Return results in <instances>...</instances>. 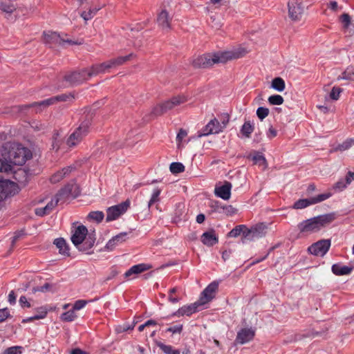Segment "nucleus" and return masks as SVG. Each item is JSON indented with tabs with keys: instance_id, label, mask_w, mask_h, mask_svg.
Returning <instances> with one entry per match:
<instances>
[{
	"instance_id": "obj_1",
	"label": "nucleus",
	"mask_w": 354,
	"mask_h": 354,
	"mask_svg": "<svg viewBox=\"0 0 354 354\" xmlns=\"http://www.w3.org/2000/svg\"><path fill=\"white\" fill-rule=\"evenodd\" d=\"M247 53L244 48H238L230 50L213 54H204L193 61L195 68H208L218 63H225L229 60L243 57Z\"/></svg>"
},
{
	"instance_id": "obj_2",
	"label": "nucleus",
	"mask_w": 354,
	"mask_h": 354,
	"mask_svg": "<svg viewBox=\"0 0 354 354\" xmlns=\"http://www.w3.org/2000/svg\"><path fill=\"white\" fill-rule=\"evenodd\" d=\"M3 148L12 165H22L32 157L30 151L18 143H6Z\"/></svg>"
},
{
	"instance_id": "obj_3",
	"label": "nucleus",
	"mask_w": 354,
	"mask_h": 354,
	"mask_svg": "<svg viewBox=\"0 0 354 354\" xmlns=\"http://www.w3.org/2000/svg\"><path fill=\"white\" fill-rule=\"evenodd\" d=\"M334 219V214H323L300 223L298 225V228L300 232L310 234L318 232Z\"/></svg>"
},
{
	"instance_id": "obj_4",
	"label": "nucleus",
	"mask_w": 354,
	"mask_h": 354,
	"mask_svg": "<svg viewBox=\"0 0 354 354\" xmlns=\"http://www.w3.org/2000/svg\"><path fill=\"white\" fill-rule=\"evenodd\" d=\"M87 233V228L84 225H80L75 228L71 236L72 243L82 252L88 251L95 243V237L93 235L86 236Z\"/></svg>"
},
{
	"instance_id": "obj_5",
	"label": "nucleus",
	"mask_w": 354,
	"mask_h": 354,
	"mask_svg": "<svg viewBox=\"0 0 354 354\" xmlns=\"http://www.w3.org/2000/svg\"><path fill=\"white\" fill-rule=\"evenodd\" d=\"M43 36L44 43L50 48L63 46L66 44L69 45H80L82 44V41H75L68 38H64L57 32L53 31H45L43 33Z\"/></svg>"
},
{
	"instance_id": "obj_6",
	"label": "nucleus",
	"mask_w": 354,
	"mask_h": 354,
	"mask_svg": "<svg viewBox=\"0 0 354 354\" xmlns=\"http://www.w3.org/2000/svg\"><path fill=\"white\" fill-rule=\"evenodd\" d=\"M90 124L91 123L88 120L82 122L80 127L69 136L66 140V145L69 147L77 145L87 135Z\"/></svg>"
},
{
	"instance_id": "obj_7",
	"label": "nucleus",
	"mask_w": 354,
	"mask_h": 354,
	"mask_svg": "<svg viewBox=\"0 0 354 354\" xmlns=\"http://www.w3.org/2000/svg\"><path fill=\"white\" fill-rule=\"evenodd\" d=\"M187 101L184 96H177L171 98L164 103L157 105L153 109L152 113L154 115H160L166 111L173 109L174 106L179 105Z\"/></svg>"
},
{
	"instance_id": "obj_8",
	"label": "nucleus",
	"mask_w": 354,
	"mask_h": 354,
	"mask_svg": "<svg viewBox=\"0 0 354 354\" xmlns=\"http://www.w3.org/2000/svg\"><path fill=\"white\" fill-rule=\"evenodd\" d=\"M288 16L294 21H299L304 13L301 0H290L288 3Z\"/></svg>"
},
{
	"instance_id": "obj_9",
	"label": "nucleus",
	"mask_w": 354,
	"mask_h": 354,
	"mask_svg": "<svg viewBox=\"0 0 354 354\" xmlns=\"http://www.w3.org/2000/svg\"><path fill=\"white\" fill-rule=\"evenodd\" d=\"M330 246L329 239H322L312 244L308 250L313 255L323 257L328 251Z\"/></svg>"
},
{
	"instance_id": "obj_10",
	"label": "nucleus",
	"mask_w": 354,
	"mask_h": 354,
	"mask_svg": "<svg viewBox=\"0 0 354 354\" xmlns=\"http://www.w3.org/2000/svg\"><path fill=\"white\" fill-rule=\"evenodd\" d=\"M129 206V202L125 201L119 205L109 207L106 211V221L109 222L117 219L127 211Z\"/></svg>"
},
{
	"instance_id": "obj_11",
	"label": "nucleus",
	"mask_w": 354,
	"mask_h": 354,
	"mask_svg": "<svg viewBox=\"0 0 354 354\" xmlns=\"http://www.w3.org/2000/svg\"><path fill=\"white\" fill-rule=\"evenodd\" d=\"M218 283L214 281L209 284L202 292L200 299L198 300L203 306L209 302L215 295L216 290H218Z\"/></svg>"
},
{
	"instance_id": "obj_12",
	"label": "nucleus",
	"mask_w": 354,
	"mask_h": 354,
	"mask_svg": "<svg viewBox=\"0 0 354 354\" xmlns=\"http://www.w3.org/2000/svg\"><path fill=\"white\" fill-rule=\"evenodd\" d=\"M89 71L90 68L74 71L66 75L64 79L70 84H79L90 77L88 76V72Z\"/></svg>"
},
{
	"instance_id": "obj_13",
	"label": "nucleus",
	"mask_w": 354,
	"mask_h": 354,
	"mask_svg": "<svg viewBox=\"0 0 354 354\" xmlns=\"http://www.w3.org/2000/svg\"><path fill=\"white\" fill-rule=\"evenodd\" d=\"M255 330L252 328H241L237 332L235 342L239 344H246L253 339Z\"/></svg>"
},
{
	"instance_id": "obj_14",
	"label": "nucleus",
	"mask_w": 354,
	"mask_h": 354,
	"mask_svg": "<svg viewBox=\"0 0 354 354\" xmlns=\"http://www.w3.org/2000/svg\"><path fill=\"white\" fill-rule=\"evenodd\" d=\"M111 68H115V66L112 60L110 59L99 64L93 65L90 68V71L88 72V76L92 77L100 73H105Z\"/></svg>"
},
{
	"instance_id": "obj_15",
	"label": "nucleus",
	"mask_w": 354,
	"mask_h": 354,
	"mask_svg": "<svg viewBox=\"0 0 354 354\" xmlns=\"http://www.w3.org/2000/svg\"><path fill=\"white\" fill-rule=\"evenodd\" d=\"M222 131L221 122L216 118H214L198 133V137L206 136L212 133H218Z\"/></svg>"
},
{
	"instance_id": "obj_16",
	"label": "nucleus",
	"mask_w": 354,
	"mask_h": 354,
	"mask_svg": "<svg viewBox=\"0 0 354 354\" xmlns=\"http://www.w3.org/2000/svg\"><path fill=\"white\" fill-rule=\"evenodd\" d=\"M80 194V189L78 185L75 183H72L71 184L67 185L63 189H62L57 194L58 198H59V201L65 197H68L71 196L73 197H76Z\"/></svg>"
},
{
	"instance_id": "obj_17",
	"label": "nucleus",
	"mask_w": 354,
	"mask_h": 354,
	"mask_svg": "<svg viewBox=\"0 0 354 354\" xmlns=\"http://www.w3.org/2000/svg\"><path fill=\"white\" fill-rule=\"evenodd\" d=\"M202 305L197 301L194 304L189 305L183 306L180 308L177 311L173 313L172 316L181 317L184 315L190 316L193 313L197 312L199 307Z\"/></svg>"
},
{
	"instance_id": "obj_18",
	"label": "nucleus",
	"mask_w": 354,
	"mask_h": 354,
	"mask_svg": "<svg viewBox=\"0 0 354 354\" xmlns=\"http://www.w3.org/2000/svg\"><path fill=\"white\" fill-rule=\"evenodd\" d=\"M71 97H72L70 95L62 94L59 95H57V96L52 97L50 98L44 100L39 102H35V103L29 105L28 106H39L46 107L50 105L54 104L59 101H64V102L67 101L68 100H69Z\"/></svg>"
},
{
	"instance_id": "obj_19",
	"label": "nucleus",
	"mask_w": 354,
	"mask_h": 354,
	"mask_svg": "<svg viewBox=\"0 0 354 354\" xmlns=\"http://www.w3.org/2000/svg\"><path fill=\"white\" fill-rule=\"evenodd\" d=\"M151 268L152 266L151 265L146 263H140L133 266L124 273V277L128 279H133L134 278V277H133V275L142 273V272L148 270Z\"/></svg>"
},
{
	"instance_id": "obj_20",
	"label": "nucleus",
	"mask_w": 354,
	"mask_h": 354,
	"mask_svg": "<svg viewBox=\"0 0 354 354\" xmlns=\"http://www.w3.org/2000/svg\"><path fill=\"white\" fill-rule=\"evenodd\" d=\"M171 19L172 17L166 10H162L157 17V23L158 26L162 30H169L170 28Z\"/></svg>"
},
{
	"instance_id": "obj_21",
	"label": "nucleus",
	"mask_w": 354,
	"mask_h": 354,
	"mask_svg": "<svg viewBox=\"0 0 354 354\" xmlns=\"http://www.w3.org/2000/svg\"><path fill=\"white\" fill-rule=\"evenodd\" d=\"M59 201V198L55 196L48 204L44 207H39L35 209V214L39 216H44L50 214L52 210L57 206Z\"/></svg>"
},
{
	"instance_id": "obj_22",
	"label": "nucleus",
	"mask_w": 354,
	"mask_h": 354,
	"mask_svg": "<svg viewBox=\"0 0 354 354\" xmlns=\"http://www.w3.org/2000/svg\"><path fill=\"white\" fill-rule=\"evenodd\" d=\"M127 239V233L121 232L110 239L105 245L108 251L113 250L117 245L124 243Z\"/></svg>"
},
{
	"instance_id": "obj_23",
	"label": "nucleus",
	"mask_w": 354,
	"mask_h": 354,
	"mask_svg": "<svg viewBox=\"0 0 354 354\" xmlns=\"http://www.w3.org/2000/svg\"><path fill=\"white\" fill-rule=\"evenodd\" d=\"M232 184L225 182L224 185L218 187H216L214 190L215 194L223 200H228L231 196Z\"/></svg>"
},
{
	"instance_id": "obj_24",
	"label": "nucleus",
	"mask_w": 354,
	"mask_h": 354,
	"mask_svg": "<svg viewBox=\"0 0 354 354\" xmlns=\"http://www.w3.org/2000/svg\"><path fill=\"white\" fill-rule=\"evenodd\" d=\"M16 0H0V10L6 14L10 15L16 9Z\"/></svg>"
},
{
	"instance_id": "obj_25",
	"label": "nucleus",
	"mask_w": 354,
	"mask_h": 354,
	"mask_svg": "<svg viewBox=\"0 0 354 354\" xmlns=\"http://www.w3.org/2000/svg\"><path fill=\"white\" fill-rule=\"evenodd\" d=\"M332 272L333 274L337 276L348 275L353 270V267L343 266L339 263H336L332 266Z\"/></svg>"
},
{
	"instance_id": "obj_26",
	"label": "nucleus",
	"mask_w": 354,
	"mask_h": 354,
	"mask_svg": "<svg viewBox=\"0 0 354 354\" xmlns=\"http://www.w3.org/2000/svg\"><path fill=\"white\" fill-rule=\"evenodd\" d=\"M74 167L68 166L63 168L61 171H58L55 173L50 178V181L53 183H57L59 182L64 177L68 176L73 170Z\"/></svg>"
},
{
	"instance_id": "obj_27",
	"label": "nucleus",
	"mask_w": 354,
	"mask_h": 354,
	"mask_svg": "<svg viewBox=\"0 0 354 354\" xmlns=\"http://www.w3.org/2000/svg\"><path fill=\"white\" fill-rule=\"evenodd\" d=\"M201 241L207 246H212L218 242V238L214 232H206L203 234Z\"/></svg>"
},
{
	"instance_id": "obj_28",
	"label": "nucleus",
	"mask_w": 354,
	"mask_h": 354,
	"mask_svg": "<svg viewBox=\"0 0 354 354\" xmlns=\"http://www.w3.org/2000/svg\"><path fill=\"white\" fill-rule=\"evenodd\" d=\"M252 233L254 240L266 236L267 233V226L263 223H259L252 227Z\"/></svg>"
},
{
	"instance_id": "obj_29",
	"label": "nucleus",
	"mask_w": 354,
	"mask_h": 354,
	"mask_svg": "<svg viewBox=\"0 0 354 354\" xmlns=\"http://www.w3.org/2000/svg\"><path fill=\"white\" fill-rule=\"evenodd\" d=\"M54 244L59 249V254L65 256L69 255V249L66 241L63 238L56 239Z\"/></svg>"
},
{
	"instance_id": "obj_30",
	"label": "nucleus",
	"mask_w": 354,
	"mask_h": 354,
	"mask_svg": "<svg viewBox=\"0 0 354 354\" xmlns=\"http://www.w3.org/2000/svg\"><path fill=\"white\" fill-rule=\"evenodd\" d=\"M3 159L0 158V172H9L12 169V165L7 158L6 153H2Z\"/></svg>"
},
{
	"instance_id": "obj_31",
	"label": "nucleus",
	"mask_w": 354,
	"mask_h": 354,
	"mask_svg": "<svg viewBox=\"0 0 354 354\" xmlns=\"http://www.w3.org/2000/svg\"><path fill=\"white\" fill-rule=\"evenodd\" d=\"M186 219L185 206L183 203H179L176 206L175 210V222H178L180 220Z\"/></svg>"
},
{
	"instance_id": "obj_32",
	"label": "nucleus",
	"mask_w": 354,
	"mask_h": 354,
	"mask_svg": "<svg viewBox=\"0 0 354 354\" xmlns=\"http://www.w3.org/2000/svg\"><path fill=\"white\" fill-rule=\"evenodd\" d=\"M271 87L277 91L281 92L285 89V82L281 77H275L272 81Z\"/></svg>"
},
{
	"instance_id": "obj_33",
	"label": "nucleus",
	"mask_w": 354,
	"mask_h": 354,
	"mask_svg": "<svg viewBox=\"0 0 354 354\" xmlns=\"http://www.w3.org/2000/svg\"><path fill=\"white\" fill-rule=\"evenodd\" d=\"M47 315V310L45 307H40V314L35 315L32 317H30L22 319V323H28L34 320H38L44 319Z\"/></svg>"
},
{
	"instance_id": "obj_34",
	"label": "nucleus",
	"mask_w": 354,
	"mask_h": 354,
	"mask_svg": "<svg viewBox=\"0 0 354 354\" xmlns=\"http://www.w3.org/2000/svg\"><path fill=\"white\" fill-rule=\"evenodd\" d=\"M253 131H254V127L250 123V122L248 121V122H245L243 124L241 129V133L245 138H250V135L253 132Z\"/></svg>"
},
{
	"instance_id": "obj_35",
	"label": "nucleus",
	"mask_w": 354,
	"mask_h": 354,
	"mask_svg": "<svg viewBox=\"0 0 354 354\" xmlns=\"http://www.w3.org/2000/svg\"><path fill=\"white\" fill-rule=\"evenodd\" d=\"M133 57H134V55L133 53H131L126 56H120L117 58L111 59V60L113 63L115 68H116V67L123 64L126 62L130 60L131 58H132Z\"/></svg>"
},
{
	"instance_id": "obj_36",
	"label": "nucleus",
	"mask_w": 354,
	"mask_h": 354,
	"mask_svg": "<svg viewBox=\"0 0 354 354\" xmlns=\"http://www.w3.org/2000/svg\"><path fill=\"white\" fill-rule=\"evenodd\" d=\"M354 77V69L352 67H348L341 75L337 77L338 80H353Z\"/></svg>"
},
{
	"instance_id": "obj_37",
	"label": "nucleus",
	"mask_w": 354,
	"mask_h": 354,
	"mask_svg": "<svg viewBox=\"0 0 354 354\" xmlns=\"http://www.w3.org/2000/svg\"><path fill=\"white\" fill-rule=\"evenodd\" d=\"M161 189L158 187H156L152 192L151 198L148 203V207H150L152 205L156 203H158L160 201L159 196L161 193Z\"/></svg>"
},
{
	"instance_id": "obj_38",
	"label": "nucleus",
	"mask_w": 354,
	"mask_h": 354,
	"mask_svg": "<svg viewBox=\"0 0 354 354\" xmlns=\"http://www.w3.org/2000/svg\"><path fill=\"white\" fill-rule=\"evenodd\" d=\"M158 347L165 354H180V351L176 349H174L170 345H166L162 343L158 344Z\"/></svg>"
},
{
	"instance_id": "obj_39",
	"label": "nucleus",
	"mask_w": 354,
	"mask_h": 354,
	"mask_svg": "<svg viewBox=\"0 0 354 354\" xmlns=\"http://www.w3.org/2000/svg\"><path fill=\"white\" fill-rule=\"evenodd\" d=\"M104 217V214L101 211L91 212L88 215V218L97 223L101 222Z\"/></svg>"
},
{
	"instance_id": "obj_40",
	"label": "nucleus",
	"mask_w": 354,
	"mask_h": 354,
	"mask_svg": "<svg viewBox=\"0 0 354 354\" xmlns=\"http://www.w3.org/2000/svg\"><path fill=\"white\" fill-rule=\"evenodd\" d=\"M312 202V199L310 198H305L300 199L295 203L294 208L295 209H303L310 205H313Z\"/></svg>"
},
{
	"instance_id": "obj_41",
	"label": "nucleus",
	"mask_w": 354,
	"mask_h": 354,
	"mask_svg": "<svg viewBox=\"0 0 354 354\" xmlns=\"http://www.w3.org/2000/svg\"><path fill=\"white\" fill-rule=\"evenodd\" d=\"M77 315L75 313L73 309L68 310L66 313H64L61 315V319L64 322H72L76 319Z\"/></svg>"
},
{
	"instance_id": "obj_42",
	"label": "nucleus",
	"mask_w": 354,
	"mask_h": 354,
	"mask_svg": "<svg viewBox=\"0 0 354 354\" xmlns=\"http://www.w3.org/2000/svg\"><path fill=\"white\" fill-rule=\"evenodd\" d=\"M339 20L344 29H348L351 26V19L350 15L347 13L342 14L339 17Z\"/></svg>"
},
{
	"instance_id": "obj_43",
	"label": "nucleus",
	"mask_w": 354,
	"mask_h": 354,
	"mask_svg": "<svg viewBox=\"0 0 354 354\" xmlns=\"http://www.w3.org/2000/svg\"><path fill=\"white\" fill-rule=\"evenodd\" d=\"M169 169L173 174H178L185 170V167L180 162H172L170 165Z\"/></svg>"
},
{
	"instance_id": "obj_44",
	"label": "nucleus",
	"mask_w": 354,
	"mask_h": 354,
	"mask_svg": "<svg viewBox=\"0 0 354 354\" xmlns=\"http://www.w3.org/2000/svg\"><path fill=\"white\" fill-rule=\"evenodd\" d=\"M283 101V97L280 95H273L268 97V102L272 105H281Z\"/></svg>"
},
{
	"instance_id": "obj_45",
	"label": "nucleus",
	"mask_w": 354,
	"mask_h": 354,
	"mask_svg": "<svg viewBox=\"0 0 354 354\" xmlns=\"http://www.w3.org/2000/svg\"><path fill=\"white\" fill-rule=\"evenodd\" d=\"M8 185V181L3 180L0 178V201L7 196L6 187Z\"/></svg>"
},
{
	"instance_id": "obj_46",
	"label": "nucleus",
	"mask_w": 354,
	"mask_h": 354,
	"mask_svg": "<svg viewBox=\"0 0 354 354\" xmlns=\"http://www.w3.org/2000/svg\"><path fill=\"white\" fill-rule=\"evenodd\" d=\"M99 10H100V8H95L93 9H89V10L88 12H83L81 14V17L85 21H88V20L92 19Z\"/></svg>"
},
{
	"instance_id": "obj_47",
	"label": "nucleus",
	"mask_w": 354,
	"mask_h": 354,
	"mask_svg": "<svg viewBox=\"0 0 354 354\" xmlns=\"http://www.w3.org/2000/svg\"><path fill=\"white\" fill-rule=\"evenodd\" d=\"M244 228H245V225H237L228 233V236L231 237H237L242 234L243 229Z\"/></svg>"
},
{
	"instance_id": "obj_48",
	"label": "nucleus",
	"mask_w": 354,
	"mask_h": 354,
	"mask_svg": "<svg viewBox=\"0 0 354 354\" xmlns=\"http://www.w3.org/2000/svg\"><path fill=\"white\" fill-rule=\"evenodd\" d=\"M330 196H331V194L330 193L319 194L317 196L311 198V199H312L311 203H313V204H316V203H320L322 201H324L328 199Z\"/></svg>"
},
{
	"instance_id": "obj_49",
	"label": "nucleus",
	"mask_w": 354,
	"mask_h": 354,
	"mask_svg": "<svg viewBox=\"0 0 354 354\" xmlns=\"http://www.w3.org/2000/svg\"><path fill=\"white\" fill-rule=\"evenodd\" d=\"M252 160L254 164H258L260 166H263L264 167H266V158L262 155L257 153L252 157Z\"/></svg>"
},
{
	"instance_id": "obj_50",
	"label": "nucleus",
	"mask_w": 354,
	"mask_h": 354,
	"mask_svg": "<svg viewBox=\"0 0 354 354\" xmlns=\"http://www.w3.org/2000/svg\"><path fill=\"white\" fill-rule=\"evenodd\" d=\"M242 235H243V242H244L245 240L254 241L253 235L252 233V227L248 228L245 226V228L243 229Z\"/></svg>"
},
{
	"instance_id": "obj_51",
	"label": "nucleus",
	"mask_w": 354,
	"mask_h": 354,
	"mask_svg": "<svg viewBox=\"0 0 354 354\" xmlns=\"http://www.w3.org/2000/svg\"><path fill=\"white\" fill-rule=\"evenodd\" d=\"M269 114V109L266 107H259L257 110V115L258 118L263 120L264 118H266Z\"/></svg>"
},
{
	"instance_id": "obj_52",
	"label": "nucleus",
	"mask_w": 354,
	"mask_h": 354,
	"mask_svg": "<svg viewBox=\"0 0 354 354\" xmlns=\"http://www.w3.org/2000/svg\"><path fill=\"white\" fill-rule=\"evenodd\" d=\"M347 186L348 185L345 183V180L344 179H340L333 185V189L335 192H342L346 189Z\"/></svg>"
},
{
	"instance_id": "obj_53",
	"label": "nucleus",
	"mask_w": 354,
	"mask_h": 354,
	"mask_svg": "<svg viewBox=\"0 0 354 354\" xmlns=\"http://www.w3.org/2000/svg\"><path fill=\"white\" fill-rule=\"evenodd\" d=\"M187 136V132L183 129H180L176 136L178 147H180L183 140Z\"/></svg>"
},
{
	"instance_id": "obj_54",
	"label": "nucleus",
	"mask_w": 354,
	"mask_h": 354,
	"mask_svg": "<svg viewBox=\"0 0 354 354\" xmlns=\"http://www.w3.org/2000/svg\"><path fill=\"white\" fill-rule=\"evenodd\" d=\"M10 317V313L8 308L0 309V323L3 322Z\"/></svg>"
},
{
	"instance_id": "obj_55",
	"label": "nucleus",
	"mask_w": 354,
	"mask_h": 354,
	"mask_svg": "<svg viewBox=\"0 0 354 354\" xmlns=\"http://www.w3.org/2000/svg\"><path fill=\"white\" fill-rule=\"evenodd\" d=\"M176 291H177L176 288H171L169 290L168 299L170 302H171L173 304L178 303L180 300V299L179 297L173 296V294H174Z\"/></svg>"
},
{
	"instance_id": "obj_56",
	"label": "nucleus",
	"mask_w": 354,
	"mask_h": 354,
	"mask_svg": "<svg viewBox=\"0 0 354 354\" xmlns=\"http://www.w3.org/2000/svg\"><path fill=\"white\" fill-rule=\"evenodd\" d=\"M50 287H51V285L50 283H46L44 286L33 288L32 291L33 293L37 292H45L48 291L50 290Z\"/></svg>"
},
{
	"instance_id": "obj_57",
	"label": "nucleus",
	"mask_w": 354,
	"mask_h": 354,
	"mask_svg": "<svg viewBox=\"0 0 354 354\" xmlns=\"http://www.w3.org/2000/svg\"><path fill=\"white\" fill-rule=\"evenodd\" d=\"M342 90L338 87H333L330 93V97L331 99L334 100H337L339 97V95L342 93Z\"/></svg>"
},
{
	"instance_id": "obj_58",
	"label": "nucleus",
	"mask_w": 354,
	"mask_h": 354,
	"mask_svg": "<svg viewBox=\"0 0 354 354\" xmlns=\"http://www.w3.org/2000/svg\"><path fill=\"white\" fill-rule=\"evenodd\" d=\"M87 303H88V301L86 300H83V299L77 300L75 302L73 309L75 311L80 310L82 309L86 305Z\"/></svg>"
},
{
	"instance_id": "obj_59",
	"label": "nucleus",
	"mask_w": 354,
	"mask_h": 354,
	"mask_svg": "<svg viewBox=\"0 0 354 354\" xmlns=\"http://www.w3.org/2000/svg\"><path fill=\"white\" fill-rule=\"evenodd\" d=\"M353 144V141L352 140H348L344 142L342 144L338 146V149L340 151H345L349 149Z\"/></svg>"
},
{
	"instance_id": "obj_60",
	"label": "nucleus",
	"mask_w": 354,
	"mask_h": 354,
	"mask_svg": "<svg viewBox=\"0 0 354 354\" xmlns=\"http://www.w3.org/2000/svg\"><path fill=\"white\" fill-rule=\"evenodd\" d=\"M224 212L227 215H233L236 213V209L232 205H226L223 207Z\"/></svg>"
},
{
	"instance_id": "obj_61",
	"label": "nucleus",
	"mask_w": 354,
	"mask_h": 354,
	"mask_svg": "<svg viewBox=\"0 0 354 354\" xmlns=\"http://www.w3.org/2000/svg\"><path fill=\"white\" fill-rule=\"evenodd\" d=\"M21 347L12 346L6 349L3 354H21V351H18Z\"/></svg>"
},
{
	"instance_id": "obj_62",
	"label": "nucleus",
	"mask_w": 354,
	"mask_h": 354,
	"mask_svg": "<svg viewBox=\"0 0 354 354\" xmlns=\"http://www.w3.org/2000/svg\"><path fill=\"white\" fill-rule=\"evenodd\" d=\"M19 303L22 308H24V307L30 308L31 307V304H30V302L28 301L27 298L25 296L20 297Z\"/></svg>"
},
{
	"instance_id": "obj_63",
	"label": "nucleus",
	"mask_w": 354,
	"mask_h": 354,
	"mask_svg": "<svg viewBox=\"0 0 354 354\" xmlns=\"http://www.w3.org/2000/svg\"><path fill=\"white\" fill-rule=\"evenodd\" d=\"M277 135V131L272 126H270L266 132V136L269 139H272Z\"/></svg>"
},
{
	"instance_id": "obj_64",
	"label": "nucleus",
	"mask_w": 354,
	"mask_h": 354,
	"mask_svg": "<svg viewBox=\"0 0 354 354\" xmlns=\"http://www.w3.org/2000/svg\"><path fill=\"white\" fill-rule=\"evenodd\" d=\"M344 180L347 185H350L354 180V172L348 171Z\"/></svg>"
}]
</instances>
